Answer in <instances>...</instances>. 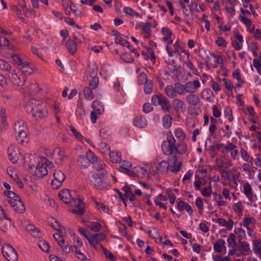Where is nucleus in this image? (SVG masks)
<instances>
[{"mask_svg": "<svg viewBox=\"0 0 261 261\" xmlns=\"http://www.w3.org/2000/svg\"><path fill=\"white\" fill-rule=\"evenodd\" d=\"M253 64L258 74L261 75V62L256 59L253 60Z\"/></svg>", "mask_w": 261, "mask_h": 261, "instance_id": "64", "label": "nucleus"}, {"mask_svg": "<svg viewBox=\"0 0 261 261\" xmlns=\"http://www.w3.org/2000/svg\"><path fill=\"white\" fill-rule=\"evenodd\" d=\"M14 135L20 144L28 142V128L27 123L21 119L17 120L14 124Z\"/></svg>", "mask_w": 261, "mask_h": 261, "instance_id": "3", "label": "nucleus"}, {"mask_svg": "<svg viewBox=\"0 0 261 261\" xmlns=\"http://www.w3.org/2000/svg\"><path fill=\"white\" fill-rule=\"evenodd\" d=\"M109 157L112 162L117 163L121 160L122 155L121 152L115 150L110 152Z\"/></svg>", "mask_w": 261, "mask_h": 261, "instance_id": "32", "label": "nucleus"}, {"mask_svg": "<svg viewBox=\"0 0 261 261\" xmlns=\"http://www.w3.org/2000/svg\"><path fill=\"white\" fill-rule=\"evenodd\" d=\"M53 175L54 179L62 182L65 180L66 178L64 173L61 170H55Z\"/></svg>", "mask_w": 261, "mask_h": 261, "instance_id": "45", "label": "nucleus"}, {"mask_svg": "<svg viewBox=\"0 0 261 261\" xmlns=\"http://www.w3.org/2000/svg\"><path fill=\"white\" fill-rule=\"evenodd\" d=\"M106 175L105 173H98L91 171L88 174V178L91 185L103 190L111 187V182L105 180Z\"/></svg>", "mask_w": 261, "mask_h": 261, "instance_id": "2", "label": "nucleus"}, {"mask_svg": "<svg viewBox=\"0 0 261 261\" xmlns=\"http://www.w3.org/2000/svg\"><path fill=\"white\" fill-rule=\"evenodd\" d=\"M12 66L7 62L0 59V70L7 71L9 73L12 71Z\"/></svg>", "mask_w": 261, "mask_h": 261, "instance_id": "39", "label": "nucleus"}, {"mask_svg": "<svg viewBox=\"0 0 261 261\" xmlns=\"http://www.w3.org/2000/svg\"><path fill=\"white\" fill-rule=\"evenodd\" d=\"M172 106L176 112L184 113L186 110L185 102L180 98H174L172 100Z\"/></svg>", "mask_w": 261, "mask_h": 261, "instance_id": "15", "label": "nucleus"}, {"mask_svg": "<svg viewBox=\"0 0 261 261\" xmlns=\"http://www.w3.org/2000/svg\"><path fill=\"white\" fill-rule=\"evenodd\" d=\"M172 162L170 163L168 161V162L164 160L162 161L159 164L157 167L158 171L162 173H167L168 169L170 166V164Z\"/></svg>", "mask_w": 261, "mask_h": 261, "instance_id": "34", "label": "nucleus"}, {"mask_svg": "<svg viewBox=\"0 0 261 261\" xmlns=\"http://www.w3.org/2000/svg\"><path fill=\"white\" fill-rule=\"evenodd\" d=\"M216 222L221 226L226 227L228 230H231L232 229L233 221L231 219L227 221L225 219L218 218L216 220Z\"/></svg>", "mask_w": 261, "mask_h": 261, "instance_id": "26", "label": "nucleus"}, {"mask_svg": "<svg viewBox=\"0 0 261 261\" xmlns=\"http://www.w3.org/2000/svg\"><path fill=\"white\" fill-rule=\"evenodd\" d=\"M172 118L169 114H166L163 118V125L165 128H169L172 125Z\"/></svg>", "mask_w": 261, "mask_h": 261, "instance_id": "38", "label": "nucleus"}, {"mask_svg": "<svg viewBox=\"0 0 261 261\" xmlns=\"http://www.w3.org/2000/svg\"><path fill=\"white\" fill-rule=\"evenodd\" d=\"M88 227L89 229L94 232L100 231L102 227L101 224L97 222H91L88 225Z\"/></svg>", "mask_w": 261, "mask_h": 261, "instance_id": "43", "label": "nucleus"}, {"mask_svg": "<svg viewBox=\"0 0 261 261\" xmlns=\"http://www.w3.org/2000/svg\"><path fill=\"white\" fill-rule=\"evenodd\" d=\"M255 224V220L252 217L245 216L243 220V225L244 227L247 228L250 224Z\"/></svg>", "mask_w": 261, "mask_h": 261, "instance_id": "48", "label": "nucleus"}, {"mask_svg": "<svg viewBox=\"0 0 261 261\" xmlns=\"http://www.w3.org/2000/svg\"><path fill=\"white\" fill-rule=\"evenodd\" d=\"M184 85L186 92L194 93L196 92L197 89L200 87V84L199 80L196 79L193 82H187Z\"/></svg>", "mask_w": 261, "mask_h": 261, "instance_id": "14", "label": "nucleus"}, {"mask_svg": "<svg viewBox=\"0 0 261 261\" xmlns=\"http://www.w3.org/2000/svg\"><path fill=\"white\" fill-rule=\"evenodd\" d=\"M162 32L164 36L163 38L164 41L167 44H172L173 43V40L171 39V35L172 33L170 29L167 27H163L162 29Z\"/></svg>", "mask_w": 261, "mask_h": 261, "instance_id": "22", "label": "nucleus"}, {"mask_svg": "<svg viewBox=\"0 0 261 261\" xmlns=\"http://www.w3.org/2000/svg\"><path fill=\"white\" fill-rule=\"evenodd\" d=\"M92 89H93L90 87H85L84 89V93L86 99L92 100L93 99L94 94Z\"/></svg>", "mask_w": 261, "mask_h": 261, "instance_id": "46", "label": "nucleus"}, {"mask_svg": "<svg viewBox=\"0 0 261 261\" xmlns=\"http://www.w3.org/2000/svg\"><path fill=\"white\" fill-rule=\"evenodd\" d=\"M48 171L46 166L43 165L40 161L37 165L35 169L34 175L39 178H43L47 175Z\"/></svg>", "mask_w": 261, "mask_h": 261, "instance_id": "16", "label": "nucleus"}, {"mask_svg": "<svg viewBox=\"0 0 261 261\" xmlns=\"http://www.w3.org/2000/svg\"><path fill=\"white\" fill-rule=\"evenodd\" d=\"M29 89L30 90L29 93L31 94L38 92L40 90L39 85L36 83L31 84L29 87Z\"/></svg>", "mask_w": 261, "mask_h": 261, "instance_id": "59", "label": "nucleus"}, {"mask_svg": "<svg viewBox=\"0 0 261 261\" xmlns=\"http://www.w3.org/2000/svg\"><path fill=\"white\" fill-rule=\"evenodd\" d=\"M11 58L12 60L14 65L18 68L20 69L27 61H25L23 59L21 58L17 55H12L11 56Z\"/></svg>", "mask_w": 261, "mask_h": 261, "instance_id": "30", "label": "nucleus"}, {"mask_svg": "<svg viewBox=\"0 0 261 261\" xmlns=\"http://www.w3.org/2000/svg\"><path fill=\"white\" fill-rule=\"evenodd\" d=\"M98 68L96 65H93L92 66H89L88 74L91 77L96 76L97 73Z\"/></svg>", "mask_w": 261, "mask_h": 261, "instance_id": "63", "label": "nucleus"}, {"mask_svg": "<svg viewBox=\"0 0 261 261\" xmlns=\"http://www.w3.org/2000/svg\"><path fill=\"white\" fill-rule=\"evenodd\" d=\"M138 84L140 85H143L145 83L147 82L149 80L147 79V76L144 72H141L137 77Z\"/></svg>", "mask_w": 261, "mask_h": 261, "instance_id": "53", "label": "nucleus"}, {"mask_svg": "<svg viewBox=\"0 0 261 261\" xmlns=\"http://www.w3.org/2000/svg\"><path fill=\"white\" fill-rule=\"evenodd\" d=\"M42 101L32 98L27 101L25 105V109L27 113L33 115L37 108L42 103Z\"/></svg>", "mask_w": 261, "mask_h": 261, "instance_id": "12", "label": "nucleus"}, {"mask_svg": "<svg viewBox=\"0 0 261 261\" xmlns=\"http://www.w3.org/2000/svg\"><path fill=\"white\" fill-rule=\"evenodd\" d=\"M206 180L203 177H200L198 179H196L194 182V186L196 190H199L201 186H204L206 184Z\"/></svg>", "mask_w": 261, "mask_h": 261, "instance_id": "49", "label": "nucleus"}, {"mask_svg": "<svg viewBox=\"0 0 261 261\" xmlns=\"http://www.w3.org/2000/svg\"><path fill=\"white\" fill-rule=\"evenodd\" d=\"M66 47L71 55H74L77 51L76 42L73 40L68 39L66 42Z\"/></svg>", "mask_w": 261, "mask_h": 261, "instance_id": "29", "label": "nucleus"}, {"mask_svg": "<svg viewBox=\"0 0 261 261\" xmlns=\"http://www.w3.org/2000/svg\"><path fill=\"white\" fill-rule=\"evenodd\" d=\"M132 163L126 160L123 161L120 165V167L122 169V171L123 172H125L126 170H128L129 169L132 168Z\"/></svg>", "mask_w": 261, "mask_h": 261, "instance_id": "54", "label": "nucleus"}, {"mask_svg": "<svg viewBox=\"0 0 261 261\" xmlns=\"http://www.w3.org/2000/svg\"><path fill=\"white\" fill-rule=\"evenodd\" d=\"M176 93L179 95H184L186 93L185 85L180 83L176 82L174 84Z\"/></svg>", "mask_w": 261, "mask_h": 261, "instance_id": "40", "label": "nucleus"}, {"mask_svg": "<svg viewBox=\"0 0 261 261\" xmlns=\"http://www.w3.org/2000/svg\"><path fill=\"white\" fill-rule=\"evenodd\" d=\"M39 248L44 252H48L50 248L49 244L45 240H40L38 242Z\"/></svg>", "mask_w": 261, "mask_h": 261, "instance_id": "44", "label": "nucleus"}, {"mask_svg": "<svg viewBox=\"0 0 261 261\" xmlns=\"http://www.w3.org/2000/svg\"><path fill=\"white\" fill-rule=\"evenodd\" d=\"M92 108L93 111L91 113V119L92 122L95 123L98 116L103 112L104 107L101 102L96 100L93 101Z\"/></svg>", "mask_w": 261, "mask_h": 261, "instance_id": "8", "label": "nucleus"}, {"mask_svg": "<svg viewBox=\"0 0 261 261\" xmlns=\"http://www.w3.org/2000/svg\"><path fill=\"white\" fill-rule=\"evenodd\" d=\"M186 143L181 142L176 144V140L171 132L166 135V140H164L162 145L161 148L163 153L168 156V161L172 162V160H176V156L178 154H182L187 150Z\"/></svg>", "mask_w": 261, "mask_h": 261, "instance_id": "1", "label": "nucleus"}, {"mask_svg": "<svg viewBox=\"0 0 261 261\" xmlns=\"http://www.w3.org/2000/svg\"><path fill=\"white\" fill-rule=\"evenodd\" d=\"M195 205L198 208V213H202L203 210V202L201 197H197L195 201Z\"/></svg>", "mask_w": 261, "mask_h": 261, "instance_id": "55", "label": "nucleus"}, {"mask_svg": "<svg viewBox=\"0 0 261 261\" xmlns=\"http://www.w3.org/2000/svg\"><path fill=\"white\" fill-rule=\"evenodd\" d=\"M151 102L154 106H161L165 113L169 112L171 108L169 100L162 94L153 95L151 98Z\"/></svg>", "mask_w": 261, "mask_h": 261, "instance_id": "5", "label": "nucleus"}, {"mask_svg": "<svg viewBox=\"0 0 261 261\" xmlns=\"http://www.w3.org/2000/svg\"><path fill=\"white\" fill-rule=\"evenodd\" d=\"M213 94V92L211 91V90L206 89L204 90L202 93H201V96L202 98H204V96L205 95L206 96V97L205 98V99L206 101L211 102V95Z\"/></svg>", "mask_w": 261, "mask_h": 261, "instance_id": "61", "label": "nucleus"}, {"mask_svg": "<svg viewBox=\"0 0 261 261\" xmlns=\"http://www.w3.org/2000/svg\"><path fill=\"white\" fill-rule=\"evenodd\" d=\"M8 78L11 83L14 86H22L24 85L27 80V77L20 71L16 72L13 70L8 74Z\"/></svg>", "mask_w": 261, "mask_h": 261, "instance_id": "6", "label": "nucleus"}, {"mask_svg": "<svg viewBox=\"0 0 261 261\" xmlns=\"http://www.w3.org/2000/svg\"><path fill=\"white\" fill-rule=\"evenodd\" d=\"M106 236L102 233H98L91 236L89 239V242L94 248H96V244H98L99 242L103 241L105 239Z\"/></svg>", "mask_w": 261, "mask_h": 261, "instance_id": "18", "label": "nucleus"}, {"mask_svg": "<svg viewBox=\"0 0 261 261\" xmlns=\"http://www.w3.org/2000/svg\"><path fill=\"white\" fill-rule=\"evenodd\" d=\"M19 6L25 16L28 17H34L35 16L36 12L35 10L31 9H28L25 4V2L24 0L22 1V4H19Z\"/></svg>", "mask_w": 261, "mask_h": 261, "instance_id": "27", "label": "nucleus"}, {"mask_svg": "<svg viewBox=\"0 0 261 261\" xmlns=\"http://www.w3.org/2000/svg\"><path fill=\"white\" fill-rule=\"evenodd\" d=\"M144 91L146 94H149L152 93L153 91V84L152 81L149 80L147 82L144 84Z\"/></svg>", "mask_w": 261, "mask_h": 261, "instance_id": "42", "label": "nucleus"}, {"mask_svg": "<svg viewBox=\"0 0 261 261\" xmlns=\"http://www.w3.org/2000/svg\"><path fill=\"white\" fill-rule=\"evenodd\" d=\"M239 20L244 24L246 28H250L252 25V21L243 15H240L239 16Z\"/></svg>", "mask_w": 261, "mask_h": 261, "instance_id": "50", "label": "nucleus"}, {"mask_svg": "<svg viewBox=\"0 0 261 261\" xmlns=\"http://www.w3.org/2000/svg\"><path fill=\"white\" fill-rule=\"evenodd\" d=\"M239 247L241 253L243 252H248L250 251V249L249 244L245 241L241 240L239 241Z\"/></svg>", "mask_w": 261, "mask_h": 261, "instance_id": "41", "label": "nucleus"}, {"mask_svg": "<svg viewBox=\"0 0 261 261\" xmlns=\"http://www.w3.org/2000/svg\"><path fill=\"white\" fill-rule=\"evenodd\" d=\"M174 134L175 137L178 140L177 143H180L181 142L186 143L184 140L186 139V136L182 128H177L175 129Z\"/></svg>", "mask_w": 261, "mask_h": 261, "instance_id": "31", "label": "nucleus"}, {"mask_svg": "<svg viewBox=\"0 0 261 261\" xmlns=\"http://www.w3.org/2000/svg\"><path fill=\"white\" fill-rule=\"evenodd\" d=\"M60 199L66 204H72L77 197V196L73 197L70 191L68 189L61 190L59 194Z\"/></svg>", "mask_w": 261, "mask_h": 261, "instance_id": "11", "label": "nucleus"}, {"mask_svg": "<svg viewBox=\"0 0 261 261\" xmlns=\"http://www.w3.org/2000/svg\"><path fill=\"white\" fill-rule=\"evenodd\" d=\"M69 129L72 132L74 137L80 141L83 142L84 137L82 136L80 132H77L76 129L72 125L69 126Z\"/></svg>", "mask_w": 261, "mask_h": 261, "instance_id": "51", "label": "nucleus"}, {"mask_svg": "<svg viewBox=\"0 0 261 261\" xmlns=\"http://www.w3.org/2000/svg\"><path fill=\"white\" fill-rule=\"evenodd\" d=\"M225 242L224 240L219 239L216 241L214 245V249L217 252H221L222 251L223 248L226 250Z\"/></svg>", "mask_w": 261, "mask_h": 261, "instance_id": "36", "label": "nucleus"}, {"mask_svg": "<svg viewBox=\"0 0 261 261\" xmlns=\"http://www.w3.org/2000/svg\"><path fill=\"white\" fill-rule=\"evenodd\" d=\"M4 256L8 261H18V255L15 249L10 244H4L2 248Z\"/></svg>", "mask_w": 261, "mask_h": 261, "instance_id": "7", "label": "nucleus"}, {"mask_svg": "<svg viewBox=\"0 0 261 261\" xmlns=\"http://www.w3.org/2000/svg\"><path fill=\"white\" fill-rule=\"evenodd\" d=\"M97 161V158L96 155L89 150L86 152V155H81L79 157L78 162L79 164L84 167H87L89 165V162L93 164Z\"/></svg>", "mask_w": 261, "mask_h": 261, "instance_id": "9", "label": "nucleus"}, {"mask_svg": "<svg viewBox=\"0 0 261 261\" xmlns=\"http://www.w3.org/2000/svg\"><path fill=\"white\" fill-rule=\"evenodd\" d=\"M212 192L213 191L211 185L208 187L203 188L201 191L202 196L205 197H209Z\"/></svg>", "mask_w": 261, "mask_h": 261, "instance_id": "56", "label": "nucleus"}, {"mask_svg": "<svg viewBox=\"0 0 261 261\" xmlns=\"http://www.w3.org/2000/svg\"><path fill=\"white\" fill-rule=\"evenodd\" d=\"M93 165V168L98 173H105V175H107V172L105 170L106 164L102 160H97Z\"/></svg>", "mask_w": 261, "mask_h": 261, "instance_id": "23", "label": "nucleus"}, {"mask_svg": "<svg viewBox=\"0 0 261 261\" xmlns=\"http://www.w3.org/2000/svg\"><path fill=\"white\" fill-rule=\"evenodd\" d=\"M133 124L137 127L143 128L147 126V121L143 116L139 115L135 117Z\"/></svg>", "mask_w": 261, "mask_h": 261, "instance_id": "21", "label": "nucleus"}, {"mask_svg": "<svg viewBox=\"0 0 261 261\" xmlns=\"http://www.w3.org/2000/svg\"><path fill=\"white\" fill-rule=\"evenodd\" d=\"M223 82L224 84L225 87L229 91H231L233 88V85L231 81L228 79H223Z\"/></svg>", "mask_w": 261, "mask_h": 261, "instance_id": "62", "label": "nucleus"}, {"mask_svg": "<svg viewBox=\"0 0 261 261\" xmlns=\"http://www.w3.org/2000/svg\"><path fill=\"white\" fill-rule=\"evenodd\" d=\"M121 60L126 63H133L134 61V58L128 53H124L121 56Z\"/></svg>", "mask_w": 261, "mask_h": 261, "instance_id": "58", "label": "nucleus"}, {"mask_svg": "<svg viewBox=\"0 0 261 261\" xmlns=\"http://www.w3.org/2000/svg\"><path fill=\"white\" fill-rule=\"evenodd\" d=\"M85 111L83 108V103L81 101H78L76 115L77 117L82 119L85 116Z\"/></svg>", "mask_w": 261, "mask_h": 261, "instance_id": "37", "label": "nucleus"}, {"mask_svg": "<svg viewBox=\"0 0 261 261\" xmlns=\"http://www.w3.org/2000/svg\"><path fill=\"white\" fill-rule=\"evenodd\" d=\"M232 210L234 212L239 214H242L244 206L241 202H239L232 205Z\"/></svg>", "mask_w": 261, "mask_h": 261, "instance_id": "57", "label": "nucleus"}, {"mask_svg": "<svg viewBox=\"0 0 261 261\" xmlns=\"http://www.w3.org/2000/svg\"><path fill=\"white\" fill-rule=\"evenodd\" d=\"M99 79L96 76L92 77V79L89 81L90 88L95 89L98 85Z\"/></svg>", "mask_w": 261, "mask_h": 261, "instance_id": "60", "label": "nucleus"}, {"mask_svg": "<svg viewBox=\"0 0 261 261\" xmlns=\"http://www.w3.org/2000/svg\"><path fill=\"white\" fill-rule=\"evenodd\" d=\"M4 194L7 196L8 202L15 211L20 213L25 211L24 203L18 195L11 191H5Z\"/></svg>", "mask_w": 261, "mask_h": 261, "instance_id": "4", "label": "nucleus"}, {"mask_svg": "<svg viewBox=\"0 0 261 261\" xmlns=\"http://www.w3.org/2000/svg\"><path fill=\"white\" fill-rule=\"evenodd\" d=\"M166 95L170 98L174 99L176 97V93L175 87L172 85H167L165 89Z\"/></svg>", "mask_w": 261, "mask_h": 261, "instance_id": "35", "label": "nucleus"}, {"mask_svg": "<svg viewBox=\"0 0 261 261\" xmlns=\"http://www.w3.org/2000/svg\"><path fill=\"white\" fill-rule=\"evenodd\" d=\"M243 193L246 197L248 199L249 201L250 202V205L253 202V192L252 187L248 183H245L243 185Z\"/></svg>", "mask_w": 261, "mask_h": 261, "instance_id": "19", "label": "nucleus"}, {"mask_svg": "<svg viewBox=\"0 0 261 261\" xmlns=\"http://www.w3.org/2000/svg\"><path fill=\"white\" fill-rule=\"evenodd\" d=\"M215 146L217 150L222 149V153L228 152L229 150H232L234 147L233 143L231 142H228L226 145L223 143H217Z\"/></svg>", "mask_w": 261, "mask_h": 261, "instance_id": "24", "label": "nucleus"}, {"mask_svg": "<svg viewBox=\"0 0 261 261\" xmlns=\"http://www.w3.org/2000/svg\"><path fill=\"white\" fill-rule=\"evenodd\" d=\"M19 71L27 76L34 72V66L29 62H26L21 68Z\"/></svg>", "mask_w": 261, "mask_h": 261, "instance_id": "25", "label": "nucleus"}, {"mask_svg": "<svg viewBox=\"0 0 261 261\" xmlns=\"http://www.w3.org/2000/svg\"><path fill=\"white\" fill-rule=\"evenodd\" d=\"M186 100L189 105L192 106H196L200 102L199 97L193 93L187 95L186 97Z\"/></svg>", "mask_w": 261, "mask_h": 261, "instance_id": "20", "label": "nucleus"}, {"mask_svg": "<svg viewBox=\"0 0 261 261\" xmlns=\"http://www.w3.org/2000/svg\"><path fill=\"white\" fill-rule=\"evenodd\" d=\"M227 241L229 247L236 248L237 242L236 241V236L233 233L229 234Z\"/></svg>", "mask_w": 261, "mask_h": 261, "instance_id": "47", "label": "nucleus"}, {"mask_svg": "<svg viewBox=\"0 0 261 261\" xmlns=\"http://www.w3.org/2000/svg\"><path fill=\"white\" fill-rule=\"evenodd\" d=\"M8 155L9 160L13 163L17 162L19 159L18 150L14 146H10L8 148Z\"/></svg>", "mask_w": 261, "mask_h": 261, "instance_id": "17", "label": "nucleus"}, {"mask_svg": "<svg viewBox=\"0 0 261 261\" xmlns=\"http://www.w3.org/2000/svg\"><path fill=\"white\" fill-rule=\"evenodd\" d=\"M48 114L47 108L45 104L42 102L35 112L33 113L32 116L37 120L43 119L47 117Z\"/></svg>", "mask_w": 261, "mask_h": 261, "instance_id": "10", "label": "nucleus"}, {"mask_svg": "<svg viewBox=\"0 0 261 261\" xmlns=\"http://www.w3.org/2000/svg\"><path fill=\"white\" fill-rule=\"evenodd\" d=\"M27 230L35 238H40L42 237V234L40 230L33 225L28 226Z\"/></svg>", "mask_w": 261, "mask_h": 261, "instance_id": "33", "label": "nucleus"}, {"mask_svg": "<svg viewBox=\"0 0 261 261\" xmlns=\"http://www.w3.org/2000/svg\"><path fill=\"white\" fill-rule=\"evenodd\" d=\"M58 244L65 253H69L71 251V246H68V244L65 242L64 239L62 240V241H60V242Z\"/></svg>", "mask_w": 261, "mask_h": 261, "instance_id": "52", "label": "nucleus"}, {"mask_svg": "<svg viewBox=\"0 0 261 261\" xmlns=\"http://www.w3.org/2000/svg\"><path fill=\"white\" fill-rule=\"evenodd\" d=\"M71 205L74 206L75 207V208L73 210L72 212L77 215H82L85 212L84 203L83 202V200L79 196Z\"/></svg>", "mask_w": 261, "mask_h": 261, "instance_id": "13", "label": "nucleus"}, {"mask_svg": "<svg viewBox=\"0 0 261 261\" xmlns=\"http://www.w3.org/2000/svg\"><path fill=\"white\" fill-rule=\"evenodd\" d=\"M170 165V171L173 173H177L181 169L182 163L180 161H177V156L176 160H172V163Z\"/></svg>", "mask_w": 261, "mask_h": 261, "instance_id": "28", "label": "nucleus"}]
</instances>
